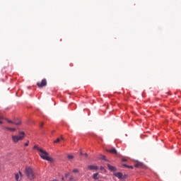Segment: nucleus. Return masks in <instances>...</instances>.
Returning a JSON list of instances; mask_svg holds the SVG:
<instances>
[{"mask_svg":"<svg viewBox=\"0 0 181 181\" xmlns=\"http://www.w3.org/2000/svg\"><path fill=\"white\" fill-rule=\"evenodd\" d=\"M39 155L41 159H43L44 160H47L48 162H53V158L49 157V153H47V151H46L43 148H40L39 149Z\"/></svg>","mask_w":181,"mask_h":181,"instance_id":"f257e3e1","label":"nucleus"},{"mask_svg":"<svg viewBox=\"0 0 181 181\" xmlns=\"http://www.w3.org/2000/svg\"><path fill=\"white\" fill-rule=\"evenodd\" d=\"M19 134H20L19 136L13 135L11 136L13 142H14V144H18L19 141H22V139L25 138V135H26L24 132H19Z\"/></svg>","mask_w":181,"mask_h":181,"instance_id":"f03ea898","label":"nucleus"},{"mask_svg":"<svg viewBox=\"0 0 181 181\" xmlns=\"http://www.w3.org/2000/svg\"><path fill=\"white\" fill-rule=\"evenodd\" d=\"M25 174L30 180H33V179H35V174H33V170H32V168L27 167L25 168Z\"/></svg>","mask_w":181,"mask_h":181,"instance_id":"7ed1b4c3","label":"nucleus"},{"mask_svg":"<svg viewBox=\"0 0 181 181\" xmlns=\"http://www.w3.org/2000/svg\"><path fill=\"white\" fill-rule=\"evenodd\" d=\"M37 85L39 87H46L47 82L46 81V79H42L41 82H37Z\"/></svg>","mask_w":181,"mask_h":181,"instance_id":"20e7f679","label":"nucleus"},{"mask_svg":"<svg viewBox=\"0 0 181 181\" xmlns=\"http://www.w3.org/2000/svg\"><path fill=\"white\" fill-rule=\"evenodd\" d=\"M15 177L16 181L22 180V173L19 171L18 173H16Z\"/></svg>","mask_w":181,"mask_h":181,"instance_id":"39448f33","label":"nucleus"},{"mask_svg":"<svg viewBox=\"0 0 181 181\" xmlns=\"http://www.w3.org/2000/svg\"><path fill=\"white\" fill-rule=\"evenodd\" d=\"M107 168L109 170H110L111 172H116L117 171V168L115 166H112L110 164H107Z\"/></svg>","mask_w":181,"mask_h":181,"instance_id":"423d86ee","label":"nucleus"},{"mask_svg":"<svg viewBox=\"0 0 181 181\" xmlns=\"http://www.w3.org/2000/svg\"><path fill=\"white\" fill-rule=\"evenodd\" d=\"M114 176H115V177H117L118 179L121 180L122 179V173H114Z\"/></svg>","mask_w":181,"mask_h":181,"instance_id":"0eeeda50","label":"nucleus"},{"mask_svg":"<svg viewBox=\"0 0 181 181\" xmlns=\"http://www.w3.org/2000/svg\"><path fill=\"white\" fill-rule=\"evenodd\" d=\"M89 170H98V167L97 165H89L88 167Z\"/></svg>","mask_w":181,"mask_h":181,"instance_id":"6e6552de","label":"nucleus"},{"mask_svg":"<svg viewBox=\"0 0 181 181\" xmlns=\"http://www.w3.org/2000/svg\"><path fill=\"white\" fill-rule=\"evenodd\" d=\"M107 152H110V153H115V155H117V149L115 148H112L111 149L107 150Z\"/></svg>","mask_w":181,"mask_h":181,"instance_id":"1a4fd4ad","label":"nucleus"},{"mask_svg":"<svg viewBox=\"0 0 181 181\" xmlns=\"http://www.w3.org/2000/svg\"><path fill=\"white\" fill-rule=\"evenodd\" d=\"M4 129H6L7 131H11V132H15V131H16V128H11L8 127H4Z\"/></svg>","mask_w":181,"mask_h":181,"instance_id":"9d476101","label":"nucleus"},{"mask_svg":"<svg viewBox=\"0 0 181 181\" xmlns=\"http://www.w3.org/2000/svg\"><path fill=\"white\" fill-rule=\"evenodd\" d=\"M14 125H21L22 124V122L19 119H16L14 120Z\"/></svg>","mask_w":181,"mask_h":181,"instance_id":"9b49d317","label":"nucleus"},{"mask_svg":"<svg viewBox=\"0 0 181 181\" xmlns=\"http://www.w3.org/2000/svg\"><path fill=\"white\" fill-rule=\"evenodd\" d=\"M93 179L95 180H98L100 179V177L98 176V173H96L93 174Z\"/></svg>","mask_w":181,"mask_h":181,"instance_id":"f8f14e48","label":"nucleus"},{"mask_svg":"<svg viewBox=\"0 0 181 181\" xmlns=\"http://www.w3.org/2000/svg\"><path fill=\"white\" fill-rule=\"evenodd\" d=\"M68 181H76V177H74V176L71 175Z\"/></svg>","mask_w":181,"mask_h":181,"instance_id":"ddd939ff","label":"nucleus"},{"mask_svg":"<svg viewBox=\"0 0 181 181\" xmlns=\"http://www.w3.org/2000/svg\"><path fill=\"white\" fill-rule=\"evenodd\" d=\"M5 120L8 122L9 124H14V121L10 120L8 118H6Z\"/></svg>","mask_w":181,"mask_h":181,"instance_id":"4468645a","label":"nucleus"},{"mask_svg":"<svg viewBox=\"0 0 181 181\" xmlns=\"http://www.w3.org/2000/svg\"><path fill=\"white\" fill-rule=\"evenodd\" d=\"M123 166H124V168H129L130 169H134V167L132 165H123Z\"/></svg>","mask_w":181,"mask_h":181,"instance_id":"2eb2a0df","label":"nucleus"},{"mask_svg":"<svg viewBox=\"0 0 181 181\" xmlns=\"http://www.w3.org/2000/svg\"><path fill=\"white\" fill-rule=\"evenodd\" d=\"M67 158H68V159L71 160L74 158V156H73L72 155H68Z\"/></svg>","mask_w":181,"mask_h":181,"instance_id":"dca6fc26","label":"nucleus"},{"mask_svg":"<svg viewBox=\"0 0 181 181\" xmlns=\"http://www.w3.org/2000/svg\"><path fill=\"white\" fill-rule=\"evenodd\" d=\"M59 142H60V139L59 138L57 139V140H55L54 141V144H59Z\"/></svg>","mask_w":181,"mask_h":181,"instance_id":"f3484780","label":"nucleus"},{"mask_svg":"<svg viewBox=\"0 0 181 181\" xmlns=\"http://www.w3.org/2000/svg\"><path fill=\"white\" fill-rule=\"evenodd\" d=\"M73 173H78V169H77V168L74 169Z\"/></svg>","mask_w":181,"mask_h":181,"instance_id":"a211bd4d","label":"nucleus"},{"mask_svg":"<svg viewBox=\"0 0 181 181\" xmlns=\"http://www.w3.org/2000/svg\"><path fill=\"white\" fill-rule=\"evenodd\" d=\"M34 149H37V151H39V149H42V148H40L37 146H34L33 147Z\"/></svg>","mask_w":181,"mask_h":181,"instance_id":"6ab92c4d","label":"nucleus"},{"mask_svg":"<svg viewBox=\"0 0 181 181\" xmlns=\"http://www.w3.org/2000/svg\"><path fill=\"white\" fill-rule=\"evenodd\" d=\"M25 146H29V140L24 144Z\"/></svg>","mask_w":181,"mask_h":181,"instance_id":"aec40b11","label":"nucleus"},{"mask_svg":"<svg viewBox=\"0 0 181 181\" xmlns=\"http://www.w3.org/2000/svg\"><path fill=\"white\" fill-rule=\"evenodd\" d=\"M140 166H141V164H139V163L135 165L136 168H139Z\"/></svg>","mask_w":181,"mask_h":181,"instance_id":"412c9836","label":"nucleus"},{"mask_svg":"<svg viewBox=\"0 0 181 181\" xmlns=\"http://www.w3.org/2000/svg\"><path fill=\"white\" fill-rule=\"evenodd\" d=\"M69 175H70V173H66V174H65V177H66V178L69 177Z\"/></svg>","mask_w":181,"mask_h":181,"instance_id":"4be33fe9","label":"nucleus"},{"mask_svg":"<svg viewBox=\"0 0 181 181\" xmlns=\"http://www.w3.org/2000/svg\"><path fill=\"white\" fill-rule=\"evenodd\" d=\"M101 159H103V160H105V156H102Z\"/></svg>","mask_w":181,"mask_h":181,"instance_id":"5701e85b","label":"nucleus"},{"mask_svg":"<svg viewBox=\"0 0 181 181\" xmlns=\"http://www.w3.org/2000/svg\"><path fill=\"white\" fill-rule=\"evenodd\" d=\"M100 170H105L104 167L101 166V167H100Z\"/></svg>","mask_w":181,"mask_h":181,"instance_id":"b1692460","label":"nucleus"},{"mask_svg":"<svg viewBox=\"0 0 181 181\" xmlns=\"http://www.w3.org/2000/svg\"><path fill=\"white\" fill-rule=\"evenodd\" d=\"M122 161L123 162H127V160L126 159H123Z\"/></svg>","mask_w":181,"mask_h":181,"instance_id":"393cba45","label":"nucleus"},{"mask_svg":"<svg viewBox=\"0 0 181 181\" xmlns=\"http://www.w3.org/2000/svg\"><path fill=\"white\" fill-rule=\"evenodd\" d=\"M40 127H43V122L41 123Z\"/></svg>","mask_w":181,"mask_h":181,"instance_id":"a878e982","label":"nucleus"},{"mask_svg":"<svg viewBox=\"0 0 181 181\" xmlns=\"http://www.w3.org/2000/svg\"><path fill=\"white\" fill-rule=\"evenodd\" d=\"M85 156H88V154H87V153H85Z\"/></svg>","mask_w":181,"mask_h":181,"instance_id":"bb28decb","label":"nucleus"},{"mask_svg":"<svg viewBox=\"0 0 181 181\" xmlns=\"http://www.w3.org/2000/svg\"><path fill=\"white\" fill-rule=\"evenodd\" d=\"M0 124H4V122L2 121H0Z\"/></svg>","mask_w":181,"mask_h":181,"instance_id":"cd10ccee","label":"nucleus"},{"mask_svg":"<svg viewBox=\"0 0 181 181\" xmlns=\"http://www.w3.org/2000/svg\"><path fill=\"white\" fill-rule=\"evenodd\" d=\"M80 154H81V155H83V152L81 151Z\"/></svg>","mask_w":181,"mask_h":181,"instance_id":"c85d7f7f","label":"nucleus"},{"mask_svg":"<svg viewBox=\"0 0 181 181\" xmlns=\"http://www.w3.org/2000/svg\"><path fill=\"white\" fill-rule=\"evenodd\" d=\"M61 139H63V137H61Z\"/></svg>","mask_w":181,"mask_h":181,"instance_id":"c756f323","label":"nucleus"},{"mask_svg":"<svg viewBox=\"0 0 181 181\" xmlns=\"http://www.w3.org/2000/svg\"><path fill=\"white\" fill-rule=\"evenodd\" d=\"M1 116H0V119H1Z\"/></svg>","mask_w":181,"mask_h":181,"instance_id":"7c9ffc66","label":"nucleus"}]
</instances>
